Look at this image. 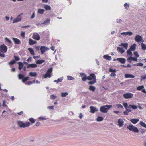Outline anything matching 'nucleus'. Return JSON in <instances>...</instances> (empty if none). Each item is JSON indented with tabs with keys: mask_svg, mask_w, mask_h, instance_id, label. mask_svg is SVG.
<instances>
[{
	"mask_svg": "<svg viewBox=\"0 0 146 146\" xmlns=\"http://www.w3.org/2000/svg\"><path fill=\"white\" fill-rule=\"evenodd\" d=\"M7 50V46L4 44H3L0 46V56L5 57V55L4 53H6Z\"/></svg>",
	"mask_w": 146,
	"mask_h": 146,
	"instance_id": "nucleus-1",
	"label": "nucleus"
},
{
	"mask_svg": "<svg viewBox=\"0 0 146 146\" xmlns=\"http://www.w3.org/2000/svg\"><path fill=\"white\" fill-rule=\"evenodd\" d=\"M88 80H92L88 82V84H93L96 82V76L94 73L90 74L89 76H88Z\"/></svg>",
	"mask_w": 146,
	"mask_h": 146,
	"instance_id": "nucleus-2",
	"label": "nucleus"
},
{
	"mask_svg": "<svg viewBox=\"0 0 146 146\" xmlns=\"http://www.w3.org/2000/svg\"><path fill=\"white\" fill-rule=\"evenodd\" d=\"M112 105H106L103 106H101L100 109V110L103 113H107L108 112V110H109L112 107Z\"/></svg>",
	"mask_w": 146,
	"mask_h": 146,
	"instance_id": "nucleus-3",
	"label": "nucleus"
},
{
	"mask_svg": "<svg viewBox=\"0 0 146 146\" xmlns=\"http://www.w3.org/2000/svg\"><path fill=\"white\" fill-rule=\"evenodd\" d=\"M17 124L21 128H25L29 127L30 125V123L29 122H26L25 123L20 121H18Z\"/></svg>",
	"mask_w": 146,
	"mask_h": 146,
	"instance_id": "nucleus-4",
	"label": "nucleus"
},
{
	"mask_svg": "<svg viewBox=\"0 0 146 146\" xmlns=\"http://www.w3.org/2000/svg\"><path fill=\"white\" fill-rule=\"evenodd\" d=\"M129 130L134 132L138 133L139 131L138 129L136 127L134 126L133 125L130 124L127 127Z\"/></svg>",
	"mask_w": 146,
	"mask_h": 146,
	"instance_id": "nucleus-5",
	"label": "nucleus"
},
{
	"mask_svg": "<svg viewBox=\"0 0 146 146\" xmlns=\"http://www.w3.org/2000/svg\"><path fill=\"white\" fill-rule=\"evenodd\" d=\"M18 76L19 78L20 79H22V81L23 82L27 81L29 78V77L28 76L24 77V75L21 74H19Z\"/></svg>",
	"mask_w": 146,
	"mask_h": 146,
	"instance_id": "nucleus-6",
	"label": "nucleus"
},
{
	"mask_svg": "<svg viewBox=\"0 0 146 146\" xmlns=\"http://www.w3.org/2000/svg\"><path fill=\"white\" fill-rule=\"evenodd\" d=\"M52 70V68H50L47 71L46 73L45 74L44 77L46 78L47 77L50 78L51 76V73Z\"/></svg>",
	"mask_w": 146,
	"mask_h": 146,
	"instance_id": "nucleus-7",
	"label": "nucleus"
},
{
	"mask_svg": "<svg viewBox=\"0 0 146 146\" xmlns=\"http://www.w3.org/2000/svg\"><path fill=\"white\" fill-rule=\"evenodd\" d=\"M123 96L126 99H130L133 97V94L129 92H127L124 94Z\"/></svg>",
	"mask_w": 146,
	"mask_h": 146,
	"instance_id": "nucleus-8",
	"label": "nucleus"
},
{
	"mask_svg": "<svg viewBox=\"0 0 146 146\" xmlns=\"http://www.w3.org/2000/svg\"><path fill=\"white\" fill-rule=\"evenodd\" d=\"M32 38L33 39L37 40H39L40 39L39 35L36 33H35L33 34Z\"/></svg>",
	"mask_w": 146,
	"mask_h": 146,
	"instance_id": "nucleus-9",
	"label": "nucleus"
},
{
	"mask_svg": "<svg viewBox=\"0 0 146 146\" xmlns=\"http://www.w3.org/2000/svg\"><path fill=\"white\" fill-rule=\"evenodd\" d=\"M49 48L45 46H42L40 48V50L41 51V53L42 54H43L44 53L48 50Z\"/></svg>",
	"mask_w": 146,
	"mask_h": 146,
	"instance_id": "nucleus-10",
	"label": "nucleus"
},
{
	"mask_svg": "<svg viewBox=\"0 0 146 146\" xmlns=\"http://www.w3.org/2000/svg\"><path fill=\"white\" fill-rule=\"evenodd\" d=\"M80 76L82 77V80L83 81H85L86 80H88V77H87L86 75L84 73H80Z\"/></svg>",
	"mask_w": 146,
	"mask_h": 146,
	"instance_id": "nucleus-11",
	"label": "nucleus"
},
{
	"mask_svg": "<svg viewBox=\"0 0 146 146\" xmlns=\"http://www.w3.org/2000/svg\"><path fill=\"white\" fill-rule=\"evenodd\" d=\"M135 40L137 42H143V39L142 37L139 35L136 36Z\"/></svg>",
	"mask_w": 146,
	"mask_h": 146,
	"instance_id": "nucleus-12",
	"label": "nucleus"
},
{
	"mask_svg": "<svg viewBox=\"0 0 146 146\" xmlns=\"http://www.w3.org/2000/svg\"><path fill=\"white\" fill-rule=\"evenodd\" d=\"M118 125L120 127H122L124 125V122L121 118H119L118 120Z\"/></svg>",
	"mask_w": 146,
	"mask_h": 146,
	"instance_id": "nucleus-13",
	"label": "nucleus"
},
{
	"mask_svg": "<svg viewBox=\"0 0 146 146\" xmlns=\"http://www.w3.org/2000/svg\"><path fill=\"white\" fill-rule=\"evenodd\" d=\"M127 60L129 62H131L132 60L137 61V58L136 57L130 56L128 58Z\"/></svg>",
	"mask_w": 146,
	"mask_h": 146,
	"instance_id": "nucleus-14",
	"label": "nucleus"
},
{
	"mask_svg": "<svg viewBox=\"0 0 146 146\" xmlns=\"http://www.w3.org/2000/svg\"><path fill=\"white\" fill-rule=\"evenodd\" d=\"M12 39L15 44H19L21 43V41L18 39L14 38H13Z\"/></svg>",
	"mask_w": 146,
	"mask_h": 146,
	"instance_id": "nucleus-15",
	"label": "nucleus"
},
{
	"mask_svg": "<svg viewBox=\"0 0 146 146\" xmlns=\"http://www.w3.org/2000/svg\"><path fill=\"white\" fill-rule=\"evenodd\" d=\"M117 60L122 64H124L126 61L125 59L123 58H118L117 59Z\"/></svg>",
	"mask_w": 146,
	"mask_h": 146,
	"instance_id": "nucleus-16",
	"label": "nucleus"
},
{
	"mask_svg": "<svg viewBox=\"0 0 146 146\" xmlns=\"http://www.w3.org/2000/svg\"><path fill=\"white\" fill-rule=\"evenodd\" d=\"M103 58L107 60H111L112 59V58L108 55H105L103 56Z\"/></svg>",
	"mask_w": 146,
	"mask_h": 146,
	"instance_id": "nucleus-17",
	"label": "nucleus"
},
{
	"mask_svg": "<svg viewBox=\"0 0 146 146\" xmlns=\"http://www.w3.org/2000/svg\"><path fill=\"white\" fill-rule=\"evenodd\" d=\"M90 112L92 113H94L96 111H97L96 110V108L95 107L92 106H90Z\"/></svg>",
	"mask_w": 146,
	"mask_h": 146,
	"instance_id": "nucleus-18",
	"label": "nucleus"
},
{
	"mask_svg": "<svg viewBox=\"0 0 146 146\" xmlns=\"http://www.w3.org/2000/svg\"><path fill=\"white\" fill-rule=\"evenodd\" d=\"M139 121V120L137 119H133L130 120V121L134 124H136Z\"/></svg>",
	"mask_w": 146,
	"mask_h": 146,
	"instance_id": "nucleus-19",
	"label": "nucleus"
},
{
	"mask_svg": "<svg viewBox=\"0 0 146 146\" xmlns=\"http://www.w3.org/2000/svg\"><path fill=\"white\" fill-rule=\"evenodd\" d=\"M37 42L36 41H33L32 39L30 38L29 39V45H32L36 43Z\"/></svg>",
	"mask_w": 146,
	"mask_h": 146,
	"instance_id": "nucleus-20",
	"label": "nucleus"
},
{
	"mask_svg": "<svg viewBox=\"0 0 146 146\" xmlns=\"http://www.w3.org/2000/svg\"><path fill=\"white\" fill-rule=\"evenodd\" d=\"M37 66V65L36 64H29L28 66H27V68H28L29 67L31 68H36V67Z\"/></svg>",
	"mask_w": 146,
	"mask_h": 146,
	"instance_id": "nucleus-21",
	"label": "nucleus"
},
{
	"mask_svg": "<svg viewBox=\"0 0 146 146\" xmlns=\"http://www.w3.org/2000/svg\"><path fill=\"white\" fill-rule=\"evenodd\" d=\"M125 77L127 78H134L135 77V76L130 74H125Z\"/></svg>",
	"mask_w": 146,
	"mask_h": 146,
	"instance_id": "nucleus-22",
	"label": "nucleus"
},
{
	"mask_svg": "<svg viewBox=\"0 0 146 146\" xmlns=\"http://www.w3.org/2000/svg\"><path fill=\"white\" fill-rule=\"evenodd\" d=\"M117 50L118 52H120L121 53H123L125 52V50L123 48L119 47L117 48Z\"/></svg>",
	"mask_w": 146,
	"mask_h": 146,
	"instance_id": "nucleus-23",
	"label": "nucleus"
},
{
	"mask_svg": "<svg viewBox=\"0 0 146 146\" xmlns=\"http://www.w3.org/2000/svg\"><path fill=\"white\" fill-rule=\"evenodd\" d=\"M44 8L46 10H50L51 9V7L48 5H45L44 6Z\"/></svg>",
	"mask_w": 146,
	"mask_h": 146,
	"instance_id": "nucleus-24",
	"label": "nucleus"
},
{
	"mask_svg": "<svg viewBox=\"0 0 146 146\" xmlns=\"http://www.w3.org/2000/svg\"><path fill=\"white\" fill-rule=\"evenodd\" d=\"M28 50L30 51V54L33 55H35V53L33 49L31 48H28Z\"/></svg>",
	"mask_w": 146,
	"mask_h": 146,
	"instance_id": "nucleus-25",
	"label": "nucleus"
},
{
	"mask_svg": "<svg viewBox=\"0 0 146 146\" xmlns=\"http://www.w3.org/2000/svg\"><path fill=\"white\" fill-rule=\"evenodd\" d=\"M29 76L31 77H36L37 76V74L35 72H31L29 73Z\"/></svg>",
	"mask_w": 146,
	"mask_h": 146,
	"instance_id": "nucleus-26",
	"label": "nucleus"
},
{
	"mask_svg": "<svg viewBox=\"0 0 146 146\" xmlns=\"http://www.w3.org/2000/svg\"><path fill=\"white\" fill-rule=\"evenodd\" d=\"M19 67L18 68L19 70L21 69L23 66V63L21 62H19Z\"/></svg>",
	"mask_w": 146,
	"mask_h": 146,
	"instance_id": "nucleus-27",
	"label": "nucleus"
},
{
	"mask_svg": "<svg viewBox=\"0 0 146 146\" xmlns=\"http://www.w3.org/2000/svg\"><path fill=\"white\" fill-rule=\"evenodd\" d=\"M45 62V60H39L37 61L36 63L38 64H41Z\"/></svg>",
	"mask_w": 146,
	"mask_h": 146,
	"instance_id": "nucleus-28",
	"label": "nucleus"
},
{
	"mask_svg": "<svg viewBox=\"0 0 146 146\" xmlns=\"http://www.w3.org/2000/svg\"><path fill=\"white\" fill-rule=\"evenodd\" d=\"M21 19L20 18H17L15 19L13 21V23H15L17 22H18L21 21Z\"/></svg>",
	"mask_w": 146,
	"mask_h": 146,
	"instance_id": "nucleus-29",
	"label": "nucleus"
},
{
	"mask_svg": "<svg viewBox=\"0 0 146 146\" xmlns=\"http://www.w3.org/2000/svg\"><path fill=\"white\" fill-rule=\"evenodd\" d=\"M44 10L43 9H39L38 10V13L40 14H43L44 12Z\"/></svg>",
	"mask_w": 146,
	"mask_h": 146,
	"instance_id": "nucleus-30",
	"label": "nucleus"
},
{
	"mask_svg": "<svg viewBox=\"0 0 146 146\" xmlns=\"http://www.w3.org/2000/svg\"><path fill=\"white\" fill-rule=\"evenodd\" d=\"M136 44H134L133 45H132L129 49L131 50H134L136 48Z\"/></svg>",
	"mask_w": 146,
	"mask_h": 146,
	"instance_id": "nucleus-31",
	"label": "nucleus"
},
{
	"mask_svg": "<svg viewBox=\"0 0 146 146\" xmlns=\"http://www.w3.org/2000/svg\"><path fill=\"white\" fill-rule=\"evenodd\" d=\"M121 46H122L126 49H127L128 48V44L127 43H122Z\"/></svg>",
	"mask_w": 146,
	"mask_h": 146,
	"instance_id": "nucleus-32",
	"label": "nucleus"
},
{
	"mask_svg": "<svg viewBox=\"0 0 146 146\" xmlns=\"http://www.w3.org/2000/svg\"><path fill=\"white\" fill-rule=\"evenodd\" d=\"M63 80V79L61 77L59 78H58L57 80H55L54 81V82H56V83H59V82H61Z\"/></svg>",
	"mask_w": 146,
	"mask_h": 146,
	"instance_id": "nucleus-33",
	"label": "nucleus"
},
{
	"mask_svg": "<svg viewBox=\"0 0 146 146\" xmlns=\"http://www.w3.org/2000/svg\"><path fill=\"white\" fill-rule=\"evenodd\" d=\"M134 66H137L142 67L143 66V64L142 63H138L135 64H134L133 65Z\"/></svg>",
	"mask_w": 146,
	"mask_h": 146,
	"instance_id": "nucleus-34",
	"label": "nucleus"
},
{
	"mask_svg": "<svg viewBox=\"0 0 146 146\" xmlns=\"http://www.w3.org/2000/svg\"><path fill=\"white\" fill-rule=\"evenodd\" d=\"M123 105L124 106V107L125 109L127 108H131L130 106H128V105L127 103H123Z\"/></svg>",
	"mask_w": 146,
	"mask_h": 146,
	"instance_id": "nucleus-35",
	"label": "nucleus"
},
{
	"mask_svg": "<svg viewBox=\"0 0 146 146\" xmlns=\"http://www.w3.org/2000/svg\"><path fill=\"white\" fill-rule=\"evenodd\" d=\"M140 125L146 128V124H145L143 122L141 121L140 122Z\"/></svg>",
	"mask_w": 146,
	"mask_h": 146,
	"instance_id": "nucleus-36",
	"label": "nucleus"
},
{
	"mask_svg": "<svg viewBox=\"0 0 146 146\" xmlns=\"http://www.w3.org/2000/svg\"><path fill=\"white\" fill-rule=\"evenodd\" d=\"M95 89V87L93 86H90L89 87V89L92 91H94Z\"/></svg>",
	"mask_w": 146,
	"mask_h": 146,
	"instance_id": "nucleus-37",
	"label": "nucleus"
},
{
	"mask_svg": "<svg viewBox=\"0 0 146 146\" xmlns=\"http://www.w3.org/2000/svg\"><path fill=\"white\" fill-rule=\"evenodd\" d=\"M97 121H100L103 120V118L101 116H98L96 119Z\"/></svg>",
	"mask_w": 146,
	"mask_h": 146,
	"instance_id": "nucleus-38",
	"label": "nucleus"
},
{
	"mask_svg": "<svg viewBox=\"0 0 146 146\" xmlns=\"http://www.w3.org/2000/svg\"><path fill=\"white\" fill-rule=\"evenodd\" d=\"M142 46V49L143 50H146V45L143 44V43L141 44Z\"/></svg>",
	"mask_w": 146,
	"mask_h": 146,
	"instance_id": "nucleus-39",
	"label": "nucleus"
},
{
	"mask_svg": "<svg viewBox=\"0 0 146 146\" xmlns=\"http://www.w3.org/2000/svg\"><path fill=\"white\" fill-rule=\"evenodd\" d=\"M29 120L31 123L32 124L34 123L35 121V120L33 118H29Z\"/></svg>",
	"mask_w": 146,
	"mask_h": 146,
	"instance_id": "nucleus-40",
	"label": "nucleus"
},
{
	"mask_svg": "<svg viewBox=\"0 0 146 146\" xmlns=\"http://www.w3.org/2000/svg\"><path fill=\"white\" fill-rule=\"evenodd\" d=\"M124 6L125 8L127 10L128 8L129 7L130 5L128 4L127 3H125L124 4Z\"/></svg>",
	"mask_w": 146,
	"mask_h": 146,
	"instance_id": "nucleus-41",
	"label": "nucleus"
},
{
	"mask_svg": "<svg viewBox=\"0 0 146 146\" xmlns=\"http://www.w3.org/2000/svg\"><path fill=\"white\" fill-rule=\"evenodd\" d=\"M129 106L132 108L133 110H136L137 108V107L136 105H129Z\"/></svg>",
	"mask_w": 146,
	"mask_h": 146,
	"instance_id": "nucleus-42",
	"label": "nucleus"
},
{
	"mask_svg": "<svg viewBox=\"0 0 146 146\" xmlns=\"http://www.w3.org/2000/svg\"><path fill=\"white\" fill-rule=\"evenodd\" d=\"M144 88L143 86L142 85L141 86H140L139 87H137V90H141L143 89Z\"/></svg>",
	"mask_w": 146,
	"mask_h": 146,
	"instance_id": "nucleus-43",
	"label": "nucleus"
},
{
	"mask_svg": "<svg viewBox=\"0 0 146 146\" xmlns=\"http://www.w3.org/2000/svg\"><path fill=\"white\" fill-rule=\"evenodd\" d=\"M131 50L130 49H129L127 51V55H132V53L131 52Z\"/></svg>",
	"mask_w": 146,
	"mask_h": 146,
	"instance_id": "nucleus-44",
	"label": "nucleus"
},
{
	"mask_svg": "<svg viewBox=\"0 0 146 146\" xmlns=\"http://www.w3.org/2000/svg\"><path fill=\"white\" fill-rule=\"evenodd\" d=\"M16 63V61L15 60L11 61L9 62V64L10 65H12Z\"/></svg>",
	"mask_w": 146,
	"mask_h": 146,
	"instance_id": "nucleus-45",
	"label": "nucleus"
},
{
	"mask_svg": "<svg viewBox=\"0 0 146 146\" xmlns=\"http://www.w3.org/2000/svg\"><path fill=\"white\" fill-rule=\"evenodd\" d=\"M50 20L49 19H48L46 20L43 23L45 24L49 23Z\"/></svg>",
	"mask_w": 146,
	"mask_h": 146,
	"instance_id": "nucleus-46",
	"label": "nucleus"
},
{
	"mask_svg": "<svg viewBox=\"0 0 146 146\" xmlns=\"http://www.w3.org/2000/svg\"><path fill=\"white\" fill-rule=\"evenodd\" d=\"M14 57L15 59V61H19L20 59V58L18 56H15V55H14Z\"/></svg>",
	"mask_w": 146,
	"mask_h": 146,
	"instance_id": "nucleus-47",
	"label": "nucleus"
},
{
	"mask_svg": "<svg viewBox=\"0 0 146 146\" xmlns=\"http://www.w3.org/2000/svg\"><path fill=\"white\" fill-rule=\"evenodd\" d=\"M68 93L67 92L62 93L61 94V96L62 97H65L67 95H68Z\"/></svg>",
	"mask_w": 146,
	"mask_h": 146,
	"instance_id": "nucleus-48",
	"label": "nucleus"
},
{
	"mask_svg": "<svg viewBox=\"0 0 146 146\" xmlns=\"http://www.w3.org/2000/svg\"><path fill=\"white\" fill-rule=\"evenodd\" d=\"M25 33L24 32L22 31L21 33V36L23 38H24L25 37Z\"/></svg>",
	"mask_w": 146,
	"mask_h": 146,
	"instance_id": "nucleus-49",
	"label": "nucleus"
},
{
	"mask_svg": "<svg viewBox=\"0 0 146 146\" xmlns=\"http://www.w3.org/2000/svg\"><path fill=\"white\" fill-rule=\"evenodd\" d=\"M116 106H117V107L118 108H123L122 105L121 104H116Z\"/></svg>",
	"mask_w": 146,
	"mask_h": 146,
	"instance_id": "nucleus-50",
	"label": "nucleus"
},
{
	"mask_svg": "<svg viewBox=\"0 0 146 146\" xmlns=\"http://www.w3.org/2000/svg\"><path fill=\"white\" fill-rule=\"evenodd\" d=\"M134 55L137 57H138L139 55L138 54V52L137 51H135L134 53Z\"/></svg>",
	"mask_w": 146,
	"mask_h": 146,
	"instance_id": "nucleus-51",
	"label": "nucleus"
},
{
	"mask_svg": "<svg viewBox=\"0 0 146 146\" xmlns=\"http://www.w3.org/2000/svg\"><path fill=\"white\" fill-rule=\"evenodd\" d=\"M5 39L6 40V41L7 42H8L10 44H12V42L10 40H9V39L7 38H5Z\"/></svg>",
	"mask_w": 146,
	"mask_h": 146,
	"instance_id": "nucleus-52",
	"label": "nucleus"
},
{
	"mask_svg": "<svg viewBox=\"0 0 146 146\" xmlns=\"http://www.w3.org/2000/svg\"><path fill=\"white\" fill-rule=\"evenodd\" d=\"M67 78L69 80H72L74 79V78L73 77L69 76H67Z\"/></svg>",
	"mask_w": 146,
	"mask_h": 146,
	"instance_id": "nucleus-53",
	"label": "nucleus"
},
{
	"mask_svg": "<svg viewBox=\"0 0 146 146\" xmlns=\"http://www.w3.org/2000/svg\"><path fill=\"white\" fill-rule=\"evenodd\" d=\"M133 34V33L132 32H126V35H129V36H130L132 35Z\"/></svg>",
	"mask_w": 146,
	"mask_h": 146,
	"instance_id": "nucleus-54",
	"label": "nucleus"
},
{
	"mask_svg": "<svg viewBox=\"0 0 146 146\" xmlns=\"http://www.w3.org/2000/svg\"><path fill=\"white\" fill-rule=\"evenodd\" d=\"M116 70L115 69L113 70L111 68H110V69L109 71H110V72H116Z\"/></svg>",
	"mask_w": 146,
	"mask_h": 146,
	"instance_id": "nucleus-55",
	"label": "nucleus"
},
{
	"mask_svg": "<svg viewBox=\"0 0 146 146\" xmlns=\"http://www.w3.org/2000/svg\"><path fill=\"white\" fill-rule=\"evenodd\" d=\"M56 96L54 95H51L50 97L52 99H55L56 98Z\"/></svg>",
	"mask_w": 146,
	"mask_h": 146,
	"instance_id": "nucleus-56",
	"label": "nucleus"
},
{
	"mask_svg": "<svg viewBox=\"0 0 146 146\" xmlns=\"http://www.w3.org/2000/svg\"><path fill=\"white\" fill-rule=\"evenodd\" d=\"M146 79V75H144L141 77V79L144 80Z\"/></svg>",
	"mask_w": 146,
	"mask_h": 146,
	"instance_id": "nucleus-57",
	"label": "nucleus"
},
{
	"mask_svg": "<svg viewBox=\"0 0 146 146\" xmlns=\"http://www.w3.org/2000/svg\"><path fill=\"white\" fill-rule=\"evenodd\" d=\"M116 75L115 73V72H113L111 73V74L110 75V76H116Z\"/></svg>",
	"mask_w": 146,
	"mask_h": 146,
	"instance_id": "nucleus-58",
	"label": "nucleus"
},
{
	"mask_svg": "<svg viewBox=\"0 0 146 146\" xmlns=\"http://www.w3.org/2000/svg\"><path fill=\"white\" fill-rule=\"evenodd\" d=\"M128 112L126 110L125 111L123 112L124 114L125 115H128Z\"/></svg>",
	"mask_w": 146,
	"mask_h": 146,
	"instance_id": "nucleus-59",
	"label": "nucleus"
},
{
	"mask_svg": "<svg viewBox=\"0 0 146 146\" xmlns=\"http://www.w3.org/2000/svg\"><path fill=\"white\" fill-rule=\"evenodd\" d=\"M121 21L122 20L120 19H117L116 21L118 23L121 22Z\"/></svg>",
	"mask_w": 146,
	"mask_h": 146,
	"instance_id": "nucleus-60",
	"label": "nucleus"
},
{
	"mask_svg": "<svg viewBox=\"0 0 146 146\" xmlns=\"http://www.w3.org/2000/svg\"><path fill=\"white\" fill-rule=\"evenodd\" d=\"M33 83V82L32 81H28L27 83H26L25 84H26L30 85Z\"/></svg>",
	"mask_w": 146,
	"mask_h": 146,
	"instance_id": "nucleus-61",
	"label": "nucleus"
},
{
	"mask_svg": "<svg viewBox=\"0 0 146 146\" xmlns=\"http://www.w3.org/2000/svg\"><path fill=\"white\" fill-rule=\"evenodd\" d=\"M48 108L49 110H53L54 109V106H49L48 107Z\"/></svg>",
	"mask_w": 146,
	"mask_h": 146,
	"instance_id": "nucleus-62",
	"label": "nucleus"
},
{
	"mask_svg": "<svg viewBox=\"0 0 146 146\" xmlns=\"http://www.w3.org/2000/svg\"><path fill=\"white\" fill-rule=\"evenodd\" d=\"M40 124V123L39 122H38L36 123L35 124V125L36 126H39Z\"/></svg>",
	"mask_w": 146,
	"mask_h": 146,
	"instance_id": "nucleus-63",
	"label": "nucleus"
},
{
	"mask_svg": "<svg viewBox=\"0 0 146 146\" xmlns=\"http://www.w3.org/2000/svg\"><path fill=\"white\" fill-rule=\"evenodd\" d=\"M131 108H127L126 109V110L128 112H131V110L130 109Z\"/></svg>",
	"mask_w": 146,
	"mask_h": 146,
	"instance_id": "nucleus-64",
	"label": "nucleus"
}]
</instances>
